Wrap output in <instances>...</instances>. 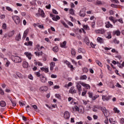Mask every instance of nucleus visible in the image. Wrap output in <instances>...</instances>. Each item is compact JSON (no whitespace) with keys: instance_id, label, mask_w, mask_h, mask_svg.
Listing matches in <instances>:
<instances>
[{"instance_id":"1","label":"nucleus","mask_w":124,"mask_h":124,"mask_svg":"<svg viewBox=\"0 0 124 124\" xmlns=\"http://www.w3.org/2000/svg\"><path fill=\"white\" fill-rule=\"evenodd\" d=\"M36 17H42V18H45V13H44V11L43 10L39 8L38 10V13L35 15Z\"/></svg>"},{"instance_id":"2","label":"nucleus","mask_w":124,"mask_h":124,"mask_svg":"<svg viewBox=\"0 0 124 124\" xmlns=\"http://www.w3.org/2000/svg\"><path fill=\"white\" fill-rule=\"evenodd\" d=\"M12 60L13 62L16 63L22 62V59L19 56H12Z\"/></svg>"},{"instance_id":"3","label":"nucleus","mask_w":124,"mask_h":124,"mask_svg":"<svg viewBox=\"0 0 124 124\" xmlns=\"http://www.w3.org/2000/svg\"><path fill=\"white\" fill-rule=\"evenodd\" d=\"M82 81H77L76 82V87L78 92H81L82 91Z\"/></svg>"},{"instance_id":"4","label":"nucleus","mask_w":124,"mask_h":124,"mask_svg":"<svg viewBox=\"0 0 124 124\" xmlns=\"http://www.w3.org/2000/svg\"><path fill=\"white\" fill-rule=\"evenodd\" d=\"M101 110L103 112V114H104L105 117L107 118L109 116V111L106 109V108L105 107H101Z\"/></svg>"},{"instance_id":"5","label":"nucleus","mask_w":124,"mask_h":124,"mask_svg":"<svg viewBox=\"0 0 124 124\" xmlns=\"http://www.w3.org/2000/svg\"><path fill=\"white\" fill-rule=\"evenodd\" d=\"M13 19L16 25H19L20 24L21 20L20 19V17L19 16H14L13 17Z\"/></svg>"},{"instance_id":"6","label":"nucleus","mask_w":124,"mask_h":124,"mask_svg":"<svg viewBox=\"0 0 124 124\" xmlns=\"http://www.w3.org/2000/svg\"><path fill=\"white\" fill-rule=\"evenodd\" d=\"M50 16L52 17V20L53 21H57L58 20H60L61 19V17L60 16L57 15H54L53 14H50Z\"/></svg>"},{"instance_id":"7","label":"nucleus","mask_w":124,"mask_h":124,"mask_svg":"<svg viewBox=\"0 0 124 124\" xmlns=\"http://www.w3.org/2000/svg\"><path fill=\"white\" fill-rule=\"evenodd\" d=\"M112 97L113 96L112 95H103L102 97V99L103 100V101H105V100L106 101H108V100H110Z\"/></svg>"},{"instance_id":"8","label":"nucleus","mask_w":124,"mask_h":124,"mask_svg":"<svg viewBox=\"0 0 124 124\" xmlns=\"http://www.w3.org/2000/svg\"><path fill=\"white\" fill-rule=\"evenodd\" d=\"M81 84V86H82V87H84L85 89H86V90L91 89V86H90L89 84H88L83 81H82V83Z\"/></svg>"},{"instance_id":"9","label":"nucleus","mask_w":124,"mask_h":124,"mask_svg":"<svg viewBox=\"0 0 124 124\" xmlns=\"http://www.w3.org/2000/svg\"><path fill=\"white\" fill-rule=\"evenodd\" d=\"M105 27L107 28V29H113L114 27L113 26V25H112L110 23V21H107L105 22Z\"/></svg>"},{"instance_id":"10","label":"nucleus","mask_w":124,"mask_h":124,"mask_svg":"<svg viewBox=\"0 0 124 124\" xmlns=\"http://www.w3.org/2000/svg\"><path fill=\"white\" fill-rule=\"evenodd\" d=\"M96 33H100V34H104L105 32H106V30L103 29H98L96 31H95Z\"/></svg>"},{"instance_id":"11","label":"nucleus","mask_w":124,"mask_h":124,"mask_svg":"<svg viewBox=\"0 0 124 124\" xmlns=\"http://www.w3.org/2000/svg\"><path fill=\"white\" fill-rule=\"evenodd\" d=\"M64 118L66 120H69V118H70V114L67 111H66L64 113Z\"/></svg>"},{"instance_id":"12","label":"nucleus","mask_w":124,"mask_h":124,"mask_svg":"<svg viewBox=\"0 0 124 124\" xmlns=\"http://www.w3.org/2000/svg\"><path fill=\"white\" fill-rule=\"evenodd\" d=\"M69 93H72V94H74V93H77V91L75 90L74 87H72L70 88Z\"/></svg>"},{"instance_id":"13","label":"nucleus","mask_w":124,"mask_h":124,"mask_svg":"<svg viewBox=\"0 0 124 124\" xmlns=\"http://www.w3.org/2000/svg\"><path fill=\"white\" fill-rule=\"evenodd\" d=\"M113 35H117L120 36L121 35V31L120 30L113 31L112 32Z\"/></svg>"},{"instance_id":"14","label":"nucleus","mask_w":124,"mask_h":124,"mask_svg":"<svg viewBox=\"0 0 124 124\" xmlns=\"http://www.w3.org/2000/svg\"><path fill=\"white\" fill-rule=\"evenodd\" d=\"M40 91L42 93H44V92H47L48 91V87L47 86H42L40 88Z\"/></svg>"},{"instance_id":"15","label":"nucleus","mask_w":124,"mask_h":124,"mask_svg":"<svg viewBox=\"0 0 124 124\" xmlns=\"http://www.w3.org/2000/svg\"><path fill=\"white\" fill-rule=\"evenodd\" d=\"M79 15L80 17H85V16H86V11L83 10H80L79 13Z\"/></svg>"},{"instance_id":"16","label":"nucleus","mask_w":124,"mask_h":124,"mask_svg":"<svg viewBox=\"0 0 124 124\" xmlns=\"http://www.w3.org/2000/svg\"><path fill=\"white\" fill-rule=\"evenodd\" d=\"M105 36L106 38L108 39H111L112 38V35L111 34V32H108L105 34Z\"/></svg>"},{"instance_id":"17","label":"nucleus","mask_w":124,"mask_h":124,"mask_svg":"<svg viewBox=\"0 0 124 124\" xmlns=\"http://www.w3.org/2000/svg\"><path fill=\"white\" fill-rule=\"evenodd\" d=\"M24 54L26 56L27 58L29 59V60H31V57H32L31 53L26 52Z\"/></svg>"},{"instance_id":"18","label":"nucleus","mask_w":124,"mask_h":124,"mask_svg":"<svg viewBox=\"0 0 124 124\" xmlns=\"http://www.w3.org/2000/svg\"><path fill=\"white\" fill-rule=\"evenodd\" d=\"M15 33V31L14 30L9 31L8 33L9 38H10V37H12V36L14 35Z\"/></svg>"},{"instance_id":"19","label":"nucleus","mask_w":124,"mask_h":124,"mask_svg":"<svg viewBox=\"0 0 124 124\" xmlns=\"http://www.w3.org/2000/svg\"><path fill=\"white\" fill-rule=\"evenodd\" d=\"M22 65L24 68H28L29 67V63L27 62H23Z\"/></svg>"},{"instance_id":"20","label":"nucleus","mask_w":124,"mask_h":124,"mask_svg":"<svg viewBox=\"0 0 124 124\" xmlns=\"http://www.w3.org/2000/svg\"><path fill=\"white\" fill-rule=\"evenodd\" d=\"M0 106L1 107H5L6 106V103L4 101H1L0 102Z\"/></svg>"},{"instance_id":"21","label":"nucleus","mask_w":124,"mask_h":124,"mask_svg":"<svg viewBox=\"0 0 124 124\" xmlns=\"http://www.w3.org/2000/svg\"><path fill=\"white\" fill-rule=\"evenodd\" d=\"M55 67V62H51L50 63V69L51 71H53L54 69V67Z\"/></svg>"},{"instance_id":"22","label":"nucleus","mask_w":124,"mask_h":124,"mask_svg":"<svg viewBox=\"0 0 124 124\" xmlns=\"http://www.w3.org/2000/svg\"><path fill=\"white\" fill-rule=\"evenodd\" d=\"M97 41H98V42L99 43H100L101 44H102L104 42L103 39L101 37H98L97 38Z\"/></svg>"},{"instance_id":"23","label":"nucleus","mask_w":124,"mask_h":124,"mask_svg":"<svg viewBox=\"0 0 124 124\" xmlns=\"http://www.w3.org/2000/svg\"><path fill=\"white\" fill-rule=\"evenodd\" d=\"M78 53H82V54H85V53H86V50L84 48H79L78 49Z\"/></svg>"},{"instance_id":"24","label":"nucleus","mask_w":124,"mask_h":124,"mask_svg":"<svg viewBox=\"0 0 124 124\" xmlns=\"http://www.w3.org/2000/svg\"><path fill=\"white\" fill-rule=\"evenodd\" d=\"M66 41H64L61 44L60 46L62 48H66Z\"/></svg>"},{"instance_id":"25","label":"nucleus","mask_w":124,"mask_h":124,"mask_svg":"<svg viewBox=\"0 0 124 124\" xmlns=\"http://www.w3.org/2000/svg\"><path fill=\"white\" fill-rule=\"evenodd\" d=\"M71 53L72 56H75L76 55V50L75 48H71Z\"/></svg>"},{"instance_id":"26","label":"nucleus","mask_w":124,"mask_h":124,"mask_svg":"<svg viewBox=\"0 0 124 124\" xmlns=\"http://www.w3.org/2000/svg\"><path fill=\"white\" fill-rule=\"evenodd\" d=\"M52 50L55 53L59 51V47L58 46H55L53 47Z\"/></svg>"},{"instance_id":"27","label":"nucleus","mask_w":124,"mask_h":124,"mask_svg":"<svg viewBox=\"0 0 124 124\" xmlns=\"http://www.w3.org/2000/svg\"><path fill=\"white\" fill-rule=\"evenodd\" d=\"M87 78L88 77L86 75H82L80 77L79 80H87Z\"/></svg>"},{"instance_id":"28","label":"nucleus","mask_w":124,"mask_h":124,"mask_svg":"<svg viewBox=\"0 0 124 124\" xmlns=\"http://www.w3.org/2000/svg\"><path fill=\"white\" fill-rule=\"evenodd\" d=\"M41 81L42 83H46V81H47V78H46L45 77L43 76L42 78H41Z\"/></svg>"},{"instance_id":"29","label":"nucleus","mask_w":124,"mask_h":124,"mask_svg":"<svg viewBox=\"0 0 124 124\" xmlns=\"http://www.w3.org/2000/svg\"><path fill=\"white\" fill-rule=\"evenodd\" d=\"M21 39V34H19L17 35L16 37V41H20V40Z\"/></svg>"},{"instance_id":"30","label":"nucleus","mask_w":124,"mask_h":124,"mask_svg":"<svg viewBox=\"0 0 124 124\" xmlns=\"http://www.w3.org/2000/svg\"><path fill=\"white\" fill-rule=\"evenodd\" d=\"M55 97H56V98H58V99H62V96H61V94L59 93L55 94Z\"/></svg>"},{"instance_id":"31","label":"nucleus","mask_w":124,"mask_h":124,"mask_svg":"<svg viewBox=\"0 0 124 124\" xmlns=\"http://www.w3.org/2000/svg\"><path fill=\"white\" fill-rule=\"evenodd\" d=\"M84 41L86 43V44H87V45H90V41L89 40V39L88 38H86L84 39Z\"/></svg>"},{"instance_id":"32","label":"nucleus","mask_w":124,"mask_h":124,"mask_svg":"<svg viewBox=\"0 0 124 124\" xmlns=\"http://www.w3.org/2000/svg\"><path fill=\"white\" fill-rule=\"evenodd\" d=\"M88 94L89 97H90V98H93V93L89 92H88Z\"/></svg>"},{"instance_id":"33","label":"nucleus","mask_w":124,"mask_h":124,"mask_svg":"<svg viewBox=\"0 0 124 124\" xmlns=\"http://www.w3.org/2000/svg\"><path fill=\"white\" fill-rule=\"evenodd\" d=\"M96 63H97V64H98V65H99V66L102 67V63H101L100 62H99V61H96Z\"/></svg>"},{"instance_id":"34","label":"nucleus","mask_w":124,"mask_h":124,"mask_svg":"<svg viewBox=\"0 0 124 124\" xmlns=\"http://www.w3.org/2000/svg\"><path fill=\"white\" fill-rule=\"evenodd\" d=\"M11 102L14 107H15V106H16V103L15 101H13V100L12 101H11Z\"/></svg>"},{"instance_id":"35","label":"nucleus","mask_w":124,"mask_h":124,"mask_svg":"<svg viewBox=\"0 0 124 124\" xmlns=\"http://www.w3.org/2000/svg\"><path fill=\"white\" fill-rule=\"evenodd\" d=\"M69 13L71 15H74V11L73 10V9H71L69 10Z\"/></svg>"},{"instance_id":"36","label":"nucleus","mask_w":124,"mask_h":124,"mask_svg":"<svg viewBox=\"0 0 124 124\" xmlns=\"http://www.w3.org/2000/svg\"><path fill=\"white\" fill-rule=\"evenodd\" d=\"M83 71L85 73H87L89 72V69H88V68H84L83 69Z\"/></svg>"},{"instance_id":"37","label":"nucleus","mask_w":124,"mask_h":124,"mask_svg":"<svg viewBox=\"0 0 124 124\" xmlns=\"http://www.w3.org/2000/svg\"><path fill=\"white\" fill-rule=\"evenodd\" d=\"M115 113H120V110L119 109H118V108H114V109H113Z\"/></svg>"},{"instance_id":"38","label":"nucleus","mask_w":124,"mask_h":124,"mask_svg":"<svg viewBox=\"0 0 124 124\" xmlns=\"http://www.w3.org/2000/svg\"><path fill=\"white\" fill-rule=\"evenodd\" d=\"M35 74L37 77H40V76H41V74L39 72H35Z\"/></svg>"},{"instance_id":"39","label":"nucleus","mask_w":124,"mask_h":124,"mask_svg":"<svg viewBox=\"0 0 124 124\" xmlns=\"http://www.w3.org/2000/svg\"><path fill=\"white\" fill-rule=\"evenodd\" d=\"M113 42L115 44H119V43H120V41L117 40V39H114Z\"/></svg>"},{"instance_id":"40","label":"nucleus","mask_w":124,"mask_h":124,"mask_svg":"<svg viewBox=\"0 0 124 124\" xmlns=\"http://www.w3.org/2000/svg\"><path fill=\"white\" fill-rule=\"evenodd\" d=\"M96 3L97 5H99L100 4H102V2L100 0H97L96 1Z\"/></svg>"},{"instance_id":"41","label":"nucleus","mask_w":124,"mask_h":124,"mask_svg":"<svg viewBox=\"0 0 124 124\" xmlns=\"http://www.w3.org/2000/svg\"><path fill=\"white\" fill-rule=\"evenodd\" d=\"M86 94H87V91L84 90V91L81 93V96H85L86 95Z\"/></svg>"},{"instance_id":"42","label":"nucleus","mask_w":124,"mask_h":124,"mask_svg":"<svg viewBox=\"0 0 124 124\" xmlns=\"http://www.w3.org/2000/svg\"><path fill=\"white\" fill-rule=\"evenodd\" d=\"M83 28L84 30H86L87 31L89 30V26L88 25H83Z\"/></svg>"},{"instance_id":"43","label":"nucleus","mask_w":124,"mask_h":124,"mask_svg":"<svg viewBox=\"0 0 124 124\" xmlns=\"http://www.w3.org/2000/svg\"><path fill=\"white\" fill-rule=\"evenodd\" d=\"M6 9L8 11H11V12H13V10H12V9L11 8H10V7H6Z\"/></svg>"},{"instance_id":"44","label":"nucleus","mask_w":124,"mask_h":124,"mask_svg":"<svg viewBox=\"0 0 124 124\" xmlns=\"http://www.w3.org/2000/svg\"><path fill=\"white\" fill-rule=\"evenodd\" d=\"M67 66L68 67H69V68H71V69H73V65H72L71 63H69L67 65Z\"/></svg>"},{"instance_id":"45","label":"nucleus","mask_w":124,"mask_h":124,"mask_svg":"<svg viewBox=\"0 0 124 124\" xmlns=\"http://www.w3.org/2000/svg\"><path fill=\"white\" fill-rule=\"evenodd\" d=\"M0 94H1V95H4V92L0 88Z\"/></svg>"},{"instance_id":"46","label":"nucleus","mask_w":124,"mask_h":124,"mask_svg":"<svg viewBox=\"0 0 124 124\" xmlns=\"http://www.w3.org/2000/svg\"><path fill=\"white\" fill-rule=\"evenodd\" d=\"M28 78L29 79H30V80H33V77L32 76V75H31V74H30L28 76Z\"/></svg>"},{"instance_id":"47","label":"nucleus","mask_w":124,"mask_h":124,"mask_svg":"<svg viewBox=\"0 0 124 124\" xmlns=\"http://www.w3.org/2000/svg\"><path fill=\"white\" fill-rule=\"evenodd\" d=\"M7 28V26L6 25V24L4 23L2 25V29L3 30H6V28Z\"/></svg>"},{"instance_id":"48","label":"nucleus","mask_w":124,"mask_h":124,"mask_svg":"<svg viewBox=\"0 0 124 124\" xmlns=\"http://www.w3.org/2000/svg\"><path fill=\"white\" fill-rule=\"evenodd\" d=\"M10 64V62L9 61H8V60L7 61L6 64H5V66H6V67H8V66H9V65Z\"/></svg>"},{"instance_id":"49","label":"nucleus","mask_w":124,"mask_h":124,"mask_svg":"<svg viewBox=\"0 0 124 124\" xmlns=\"http://www.w3.org/2000/svg\"><path fill=\"white\" fill-rule=\"evenodd\" d=\"M16 75L19 78H22V74L19 72H16Z\"/></svg>"},{"instance_id":"50","label":"nucleus","mask_w":124,"mask_h":124,"mask_svg":"<svg viewBox=\"0 0 124 124\" xmlns=\"http://www.w3.org/2000/svg\"><path fill=\"white\" fill-rule=\"evenodd\" d=\"M111 7H113V8H117L118 7V5H117L115 4H111Z\"/></svg>"},{"instance_id":"51","label":"nucleus","mask_w":124,"mask_h":124,"mask_svg":"<svg viewBox=\"0 0 124 124\" xmlns=\"http://www.w3.org/2000/svg\"><path fill=\"white\" fill-rule=\"evenodd\" d=\"M36 48H37V49H38V51H41L40 45H39V44H38L36 45Z\"/></svg>"},{"instance_id":"52","label":"nucleus","mask_w":124,"mask_h":124,"mask_svg":"<svg viewBox=\"0 0 124 124\" xmlns=\"http://www.w3.org/2000/svg\"><path fill=\"white\" fill-rule=\"evenodd\" d=\"M52 12L53 13H54V14H56V15L59 14V13H58V11H57V10H56L55 9H53Z\"/></svg>"},{"instance_id":"53","label":"nucleus","mask_w":124,"mask_h":124,"mask_svg":"<svg viewBox=\"0 0 124 124\" xmlns=\"http://www.w3.org/2000/svg\"><path fill=\"white\" fill-rule=\"evenodd\" d=\"M7 98H8V99H9L10 101H12L13 100V99H12V97L9 95H7Z\"/></svg>"},{"instance_id":"54","label":"nucleus","mask_w":124,"mask_h":124,"mask_svg":"<svg viewBox=\"0 0 124 124\" xmlns=\"http://www.w3.org/2000/svg\"><path fill=\"white\" fill-rule=\"evenodd\" d=\"M84 124H92L90 121L86 120L84 122Z\"/></svg>"},{"instance_id":"55","label":"nucleus","mask_w":124,"mask_h":124,"mask_svg":"<svg viewBox=\"0 0 124 124\" xmlns=\"http://www.w3.org/2000/svg\"><path fill=\"white\" fill-rule=\"evenodd\" d=\"M98 97V96H93V98H91L92 100H95L96 99V98H97Z\"/></svg>"},{"instance_id":"56","label":"nucleus","mask_w":124,"mask_h":124,"mask_svg":"<svg viewBox=\"0 0 124 124\" xmlns=\"http://www.w3.org/2000/svg\"><path fill=\"white\" fill-rule=\"evenodd\" d=\"M74 108L77 111H79V108L77 106H75Z\"/></svg>"},{"instance_id":"57","label":"nucleus","mask_w":124,"mask_h":124,"mask_svg":"<svg viewBox=\"0 0 124 124\" xmlns=\"http://www.w3.org/2000/svg\"><path fill=\"white\" fill-rule=\"evenodd\" d=\"M71 62H72L73 63V64H75V65H77V62H76V61H75V60H71Z\"/></svg>"},{"instance_id":"58","label":"nucleus","mask_w":124,"mask_h":124,"mask_svg":"<svg viewBox=\"0 0 124 124\" xmlns=\"http://www.w3.org/2000/svg\"><path fill=\"white\" fill-rule=\"evenodd\" d=\"M109 20H110V21H111V22H112L113 21H114L115 19H114V17L113 16H110L108 18Z\"/></svg>"},{"instance_id":"59","label":"nucleus","mask_w":124,"mask_h":124,"mask_svg":"<svg viewBox=\"0 0 124 124\" xmlns=\"http://www.w3.org/2000/svg\"><path fill=\"white\" fill-rule=\"evenodd\" d=\"M35 55H36V56H37V57H39V56H40V52H34Z\"/></svg>"},{"instance_id":"60","label":"nucleus","mask_w":124,"mask_h":124,"mask_svg":"<svg viewBox=\"0 0 124 124\" xmlns=\"http://www.w3.org/2000/svg\"><path fill=\"white\" fill-rule=\"evenodd\" d=\"M107 67L108 70H109V71H111V70H112V68H111V67H110V65H107Z\"/></svg>"},{"instance_id":"61","label":"nucleus","mask_w":124,"mask_h":124,"mask_svg":"<svg viewBox=\"0 0 124 124\" xmlns=\"http://www.w3.org/2000/svg\"><path fill=\"white\" fill-rule=\"evenodd\" d=\"M19 104L21 107L24 106L25 105V104H24V103L20 101L19 102Z\"/></svg>"},{"instance_id":"62","label":"nucleus","mask_w":124,"mask_h":124,"mask_svg":"<svg viewBox=\"0 0 124 124\" xmlns=\"http://www.w3.org/2000/svg\"><path fill=\"white\" fill-rule=\"evenodd\" d=\"M120 123L122 124H124V118H121L120 119Z\"/></svg>"},{"instance_id":"63","label":"nucleus","mask_w":124,"mask_h":124,"mask_svg":"<svg viewBox=\"0 0 124 124\" xmlns=\"http://www.w3.org/2000/svg\"><path fill=\"white\" fill-rule=\"evenodd\" d=\"M53 88L55 90H57L58 89H60V86L59 85H55Z\"/></svg>"},{"instance_id":"64","label":"nucleus","mask_w":124,"mask_h":124,"mask_svg":"<svg viewBox=\"0 0 124 124\" xmlns=\"http://www.w3.org/2000/svg\"><path fill=\"white\" fill-rule=\"evenodd\" d=\"M104 123L106 124H108L109 122H108V118H107L105 120Z\"/></svg>"}]
</instances>
